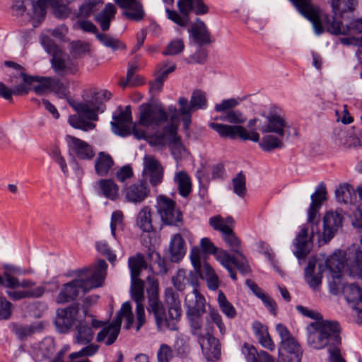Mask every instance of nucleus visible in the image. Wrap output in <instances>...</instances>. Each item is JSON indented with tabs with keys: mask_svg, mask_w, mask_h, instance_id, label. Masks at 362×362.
Returning <instances> with one entry per match:
<instances>
[{
	"mask_svg": "<svg viewBox=\"0 0 362 362\" xmlns=\"http://www.w3.org/2000/svg\"><path fill=\"white\" fill-rule=\"evenodd\" d=\"M290 1L305 18L312 22L315 33L318 35L323 33L325 29L335 35L362 34V18L351 23L350 25L344 26L335 17L321 13L320 8L313 4L311 0ZM344 41H351V43L358 47V44H362V36L358 38L344 39Z\"/></svg>",
	"mask_w": 362,
	"mask_h": 362,
	"instance_id": "f257e3e1",
	"label": "nucleus"
},
{
	"mask_svg": "<svg viewBox=\"0 0 362 362\" xmlns=\"http://www.w3.org/2000/svg\"><path fill=\"white\" fill-rule=\"evenodd\" d=\"M150 287L147 288L148 295V310L154 315L159 330L176 329L175 321H178L182 315V308L178 294L173 288L165 290V302L168 306L166 313L164 306L158 298V283L153 276H148Z\"/></svg>",
	"mask_w": 362,
	"mask_h": 362,
	"instance_id": "f03ea898",
	"label": "nucleus"
},
{
	"mask_svg": "<svg viewBox=\"0 0 362 362\" xmlns=\"http://www.w3.org/2000/svg\"><path fill=\"white\" fill-rule=\"evenodd\" d=\"M112 94L107 90L95 88L83 90L81 102H69L78 116L70 117L69 124L83 131L93 129L95 124L90 121L98 120V113L104 112L105 103L111 98Z\"/></svg>",
	"mask_w": 362,
	"mask_h": 362,
	"instance_id": "7ed1b4c3",
	"label": "nucleus"
},
{
	"mask_svg": "<svg viewBox=\"0 0 362 362\" xmlns=\"http://www.w3.org/2000/svg\"><path fill=\"white\" fill-rule=\"evenodd\" d=\"M107 264L105 260H98L95 264L74 272L76 278L63 284L56 298L57 303H66L76 300L80 292L101 287L107 274Z\"/></svg>",
	"mask_w": 362,
	"mask_h": 362,
	"instance_id": "20e7f679",
	"label": "nucleus"
},
{
	"mask_svg": "<svg viewBox=\"0 0 362 362\" xmlns=\"http://www.w3.org/2000/svg\"><path fill=\"white\" fill-rule=\"evenodd\" d=\"M313 329L308 337L310 345L315 349L328 348L331 362H345L340 351L341 328L335 320H320L311 322Z\"/></svg>",
	"mask_w": 362,
	"mask_h": 362,
	"instance_id": "39448f33",
	"label": "nucleus"
},
{
	"mask_svg": "<svg viewBox=\"0 0 362 362\" xmlns=\"http://www.w3.org/2000/svg\"><path fill=\"white\" fill-rule=\"evenodd\" d=\"M209 127L214 130L218 136L222 139H230L235 140L239 138L243 141L250 140L257 142L259 140V134L257 132L260 131L262 133H269L267 130V123L264 124L261 119L255 118L250 119L247 123V131L245 127L241 125H229L220 124L216 122H211Z\"/></svg>",
	"mask_w": 362,
	"mask_h": 362,
	"instance_id": "423d86ee",
	"label": "nucleus"
},
{
	"mask_svg": "<svg viewBox=\"0 0 362 362\" xmlns=\"http://www.w3.org/2000/svg\"><path fill=\"white\" fill-rule=\"evenodd\" d=\"M212 324H215L217 326L221 335L225 334L226 332L225 325L221 315L216 309L210 310L206 318L205 325L206 336L201 337L199 339V345L206 358L207 361H214L220 357L221 347L218 339L214 336Z\"/></svg>",
	"mask_w": 362,
	"mask_h": 362,
	"instance_id": "0eeeda50",
	"label": "nucleus"
},
{
	"mask_svg": "<svg viewBox=\"0 0 362 362\" xmlns=\"http://www.w3.org/2000/svg\"><path fill=\"white\" fill-rule=\"evenodd\" d=\"M177 6L182 16L168 8L166 9V13L170 20L181 27L187 26L189 21V15L192 11L197 15L206 14L209 11L208 6L202 0H179Z\"/></svg>",
	"mask_w": 362,
	"mask_h": 362,
	"instance_id": "6e6552de",
	"label": "nucleus"
},
{
	"mask_svg": "<svg viewBox=\"0 0 362 362\" xmlns=\"http://www.w3.org/2000/svg\"><path fill=\"white\" fill-rule=\"evenodd\" d=\"M168 119V115L164 108L158 105L143 104L139 107V122L141 126L149 127H159Z\"/></svg>",
	"mask_w": 362,
	"mask_h": 362,
	"instance_id": "1a4fd4ad",
	"label": "nucleus"
},
{
	"mask_svg": "<svg viewBox=\"0 0 362 362\" xmlns=\"http://www.w3.org/2000/svg\"><path fill=\"white\" fill-rule=\"evenodd\" d=\"M158 204V211L164 223L179 226L182 223V214L179 209H176L175 201L165 196H160Z\"/></svg>",
	"mask_w": 362,
	"mask_h": 362,
	"instance_id": "9d476101",
	"label": "nucleus"
},
{
	"mask_svg": "<svg viewBox=\"0 0 362 362\" xmlns=\"http://www.w3.org/2000/svg\"><path fill=\"white\" fill-rule=\"evenodd\" d=\"M178 126L171 119L170 124H166L162 130L156 132L151 137L154 145L172 148L179 147L182 145L181 137L177 134Z\"/></svg>",
	"mask_w": 362,
	"mask_h": 362,
	"instance_id": "9b49d317",
	"label": "nucleus"
},
{
	"mask_svg": "<svg viewBox=\"0 0 362 362\" xmlns=\"http://www.w3.org/2000/svg\"><path fill=\"white\" fill-rule=\"evenodd\" d=\"M125 200L134 204L144 202L150 195L151 189L145 180H138L127 185L122 190Z\"/></svg>",
	"mask_w": 362,
	"mask_h": 362,
	"instance_id": "f8f14e48",
	"label": "nucleus"
},
{
	"mask_svg": "<svg viewBox=\"0 0 362 362\" xmlns=\"http://www.w3.org/2000/svg\"><path fill=\"white\" fill-rule=\"evenodd\" d=\"M65 141L70 155L80 160H91L94 157L93 148L86 141L69 134L65 136Z\"/></svg>",
	"mask_w": 362,
	"mask_h": 362,
	"instance_id": "ddd939ff",
	"label": "nucleus"
},
{
	"mask_svg": "<svg viewBox=\"0 0 362 362\" xmlns=\"http://www.w3.org/2000/svg\"><path fill=\"white\" fill-rule=\"evenodd\" d=\"M204 313L205 304L203 300H197L194 305H187V314L190 322L192 332L197 337L199 342L201 337L206 336V330L204 329V332H203L202 329V317Z\"/></svg>",
	"mask_w": 362,
	"mask_h": 362,
	"instance_id": "4468645a",
	"label": "nucleus"
},
{
	"mask_svg": "<svg viewBox=\"0 0 362 362\" xmlns=\"http://www.w3.org/2000/svg\"><path fill=\"white\" fill-rule=\"evenodd\" d=\"M132 298L136 303V331H139L146 322L145 311L143 305L144 300V283L141 279H132Z\"/></svg>",
	"mask_w": 362,
	"mask_h": 362,
	"instance_id": "2eb2a0df",
	"label": "nucleus"
},
{
	"mask_svg": "<svg viewBox=\"0 0 362 362\" xmlns=\"http://www.w3.org/2000/svg\"><path fill=\"white\" fill-rule=\"evenodd\" d=\"M123 10V16L128 20L135 22L141 21L146 13L142 3L139 0H114Z\"/></svg>",
	"mask_w": 362,
	"mask_h": 362,
	"instance_id": "dca6fc26",
	"label": "nucleus"
},
{
	"mask_svg": "<svg viewBox=\"0 0 362 362\" xmlns=\"http://www.w3.org/2000/svg\"><path fill=\"white\" fill-rule=\"evenodd\" d=\"M279 351L281 362H300L301 361L303 351L293 337L286 341H281Z\"/></svg>",
	"mask_w": 362,
	"mask_h": 362,
	"instance_id": "f3484780",
	"label": "nucleus"
},
{
	"mask_svg": "<svg viewBox=\"0 0 362 362\" xmlns=\"http://www.w3.org/2000/svg\"><path fill=\"white\" fill-rule=\"evenodd\" d=\"M78 314V308L76 305H70L66 308H59L57 311L55 324L62 331H66L76 322H78L81 320H79Z\"/></svg>",
	"mask_w": 362,
	"mask_h": 362,
	"instance_id": "a211bd4d",
	"label": "nucleus"
},
{
	"mask_svg": "<svg viewBox=\"0 0 362 362\" xmlns=\"http://www.w3.org/2000/svg\"><path fill=\"white\" fill-rule=\"evenodd\" d=\"M68 0H37L34 5V11L40 16H45L46 9L49 6L57 17L63 18L68 14Z\"/></svg>",
	"mask_w": 362,
	"mask_h": 362,
	"instance_id": "6ab92c4d",
	"label": "nucleus"
},
{
	"mask_svg": "<svg viewBox=\"0 0 362 362\" xmlns=\"http://www.w3.org/2000/svg\"><path fill=\"white\" fill-rule=\"evenodd\" d=\"M343 216L338 211H328L323 219L324 230L322 233L323 240L325 243L329 242L335 235L336 232L342 226Z\"/></svg>",
	"mask_w": 362,
	"mask_h": 362,
	"instance_id": "aec40b11",
	"label": "nucleus"
},
{
	"mask_svg": "<svg viewBox=\"0 0 362 362\" xmlns=\"http://www.w3.org/2000/svg\"><path fill=\"white\" fill-rule=\"evenodd\" d=\"M17 273V269L13 267H6L2 275L0 274V286L9 288H30L35 284V281L24 279L21 281L13 274Z\"/></svg>",
	"mask_w": 362,
	"mask_h": 362,
	"instance_id": "412c9836",
	"label": "nucleus"
},
{
	"mask_svg": "<svg viewBox=\"0 0 362 362\" xmlns=\"http://www.w3.org/2000/svg\"><path fill=\"white\" fill-rule=\"evenodd\" d=\"M115 122L112 123L115 132L119 136L130 135V124L132 122L131 107L127 106L124 110L114 117Z\"/></svg>",
	"mask_w": 362,
	"mask_h": 362,
	"instance_id": "4be33fe9",
	"label": "nucleus"
},
{
	"mask_svg": "<svg viewBox=\"0 0 362 362\" xmlns=\"http://www.w3.org/2000/svg\"><path fill=\"white\" fill-rule=\"evenodd\" d=\"M349 250L346 264L349 274L352 276L362 277V238L358 246H353Z\"/></svg>",
	"mask_w": 362,
	"mask_h": 362,
	"instance_id": "5701e85b",
	"label": "nucleus"
},
{
	"mask_svg": "<svg viewBox=\"0 0 362 362\" xmlns=\"http://www.w3.org/2000/svg\"><path fill=\"white\" fill-rule=\"evenodd\" d=\"M145 168L149 174V180L152 186H157L163 181V169L160 162L153 156L145 157Z\"/></svg>",
	"mask_w": 362,
	"mask_h": 362,
	"instance_id": "b1692460",
	"label": "nucleus"
},
{
	"mask_svg": "<svg viewBox=\"0 0 362 362\" xmlns=\"http://www.w3.org/2000/svg\"><path fill=\"white\" fill-rule=\"evenodd\" d=\"M121 327V319L115 320L112 323L104 327L98 334V342H105L107 346L112 344L117 339Z\"/></svg>",
	"mask_w": 362,
	"mask_h": 362,
	"instance_id": "393cba45",
	"label": "nucleus"
},
{
	"mask_svg": "<svg viewBox=\"0 0 362 362\" xmlns=\"http://www.w3.org/2000/svg\"><path fill=\"white\" fill-rule=\"evenodd\" d=\"M93 327L90 318L84 317L83 320L78 321V323L76 325V343L83 345L89 344L93 339Z\"/></svg>",
	"mask_w": 362,
	"mask_h": 362,
	"instance_id": "a878e982",
	"label": "nucleus"
},
{
	"mask_svg": "<svg viewBox=\"0 0 362 362\" xmlns=\"http://www.w3.org/2000/svg\"><path fill=\"white\" fill-rule=\"evenodd\" d=\"M242 353L247 362H275L274 357L265 351L258 352L256 348L248 343H245L242 347Z\"/></svg>",
	"mask_w": 362,
	"mask_h": 362,
	"instance_id": "bb28decb",
	"label": "nucleus"
},
{
	"mask_svg": "<svg viewBox=\"0 0 362 362\" xmlns=\"http://www.w3.org/2000/svg\"><path fill=\"white\" fill-rule=\"evenodd\" d=\"M52 67L54 72L61 76L68 74H76L78 71V64L76 62L69 60L66 62L62 57H55L51 59Z\"/></svg>",
	"mask_w": 362,
	"mask_h": 362,
	"instance_id": "cd10ccee",
	"label": "nucleus"
},
{
	"mask_svg": "<svg viewBox=\"0 0 362 362\" xmlns=\"http://www.w3.org/2000/svg\"><path fill=\"white\" fill-rule=\"evenodd\" d=\"M230 257L231 259L227 264H221L227 269V270L229 272L230 278L233 281H237V275L235 271L232 267V266H235L243 274H247L251 272V269L246 257L238 258L235 257L234 255H230Z\"/></svg>",
	"mask_w": 362,
	"mask_h": 362,
	"instance_id": "c85d7f7f",
	"label": "nucleus"
},
{
	"mask_svg": "<svg viewBox=\"0 0 362 362\" xmlns=\"http://www.w3.org/2000/svg\"><path fill=\"white\" fill-rule=\"evenodd\" d=\"M201 247L204 253L214 255L216 259L221 263L227 264L231 259L230 254L227 251L216 247L208 238L201 240Z\"/></svg>",
	"mask_w": 362,
	"mask_h": 362,
	"instance_id": "c756f323",
	"label": "nucleus"
},
{
	"mask_svg": "<svg viewBox=\"0 0 362 362\" xmlns=\"http://www.w3.org/2000/svg\"><path fill=\"white\" fill-rule=\"evenodd\" d=\"M36 284L30 288H23V291H7L8 297L13 300H18L23 298H36L43 296L45 292V287L43 286H35Z\"/></svg>",
	"mask_w": 362,
	"mask_h": 362,
	"instance_id": "7c9ffc66",
	"label": "nucleus"
},
{
	"mask_svg": "<svg viewBox=\"0 0 362 362\" xmlns=\"http://www.w3.org/2000/svg\"><path fill=\"white\" fill-rule=\"evenodd\" d=\"M252 329L259 344L263 347L270 351L274 350L275 344L269 336L268 328L266 325L260 322L255 321L252 324Z\"/></svg>",
	"mask_w": 362,
	"mask_h": 362,
	"instance_id": "2f4dec72",
	"label": "nucleus"
},
{
	"mask_svg": "<svg viewBox=\"0 0 362 362\" xmlns=\"http://www.w3.org/2000/svg\"><path fill=\"white\" fill-rule=\"evenodd\" d=\"M97 187L100 195L112 201L118 198L119 188L112 179H100Z\"/></svg>",
	"mask_w": 362,
	"mask_h": 362,
	"instance_id": "473e14b6",
	"label": "nucleus"
},
{
	"mask_svg": "<svg viewBox=\"0 0 362 362\" xmlns=\"http://www.w3.org/2000/svg\"><path fill=\"white\" fill-rule=\"evenodd\" d=\"M245 284L250 288L252 293L262 300L264 305L269 310V311L272 314L276 315L277 305L274 300L266 294L264 291L252 280L247 279Z\"/></svg>",
	"mask_w": 362,
	"mask_h": 362,
	"instance_id": "72a5a7b5",
	"label": "nucleus"
},
{
	"mask_svg": "<svg viewBox=\"0 0 362 362\" xmlns=\"http://www.w3.org/2000/svg\"><path fill=\"white\" fill-rule=\"evenodd\" d=\"M343 293L346 300L353 303L355 309L362 312V288L355 284H350L344 287Z\"/></svg>",
	"mask_w": 362,
	"mask_h": 362,
	"instance_id": "f704fd0d",
	"label": "nucleus"
},
{
	"mask_svg": "<svg viewBox=\"0 0 362 362\" xmlns=\"http://www.w3.org/2000/svg\"><path fill=\"white\" fill-rule=\"evenodd\" d=\"M153 211L149 206L141 209L136 216V225L144 232L150 233L154 230L152 221Z\"/></svg>",
	"mask_w": 362,
	"mask_h": 362,
	"instance_id": "c9c22d12",
	"label": "nucleus"
},
{
	"mask_svg": "<svg viewBox=\"0 0 362 362\" xmlns=\"http://www.w3.org/2000/svg\"><path fill=\"white\" fill-rule=\"evenodd\" d=\"M209 225L221 234V237L226 235L234 228L235 221L232 217L223 218L217 215L210 218Z\"/></svg>",
	"mask_w": 362,
	"mask_h": 362,
	"instance_id": "e433bc0d",
	"label": "nucleus"
},
{
	"mask_svg": "<svg viewBox=\"0 0 362 362\" xmlns=\"http://www.w3.org/2000/svg\"><path fill=\"white\" fill-rule=\"evenodd\" d=\"M114 164V160L110 154L100 152L95 161V173L99 176H106Z\"/></svg>",
	"mask_w": 362,
	"mask_h": 362,
	"instance_id": "4c0bfd02",
	"label": "nucleus"
},
{
	"mask_svg": "<svg viewBox=\"0 0 362 362\" xmlns=\"http://www.w3.org/2000/svg\"><path fill=\"white\" fill-rule=\"evenodd\" d=\"M287 127V122L284 117L276 113H270L267 117V130L269 132L276 133L279 136L285 134L284 129Z\"/></svg>",
	"mask_w": 362,
	"mask_h": 362,
	"instance_id": "58836bf2",
	"label": "nucleus"
},
{
	"mask_svg": "<svg viewBox=\"0 0 362 362\" xmlns=\"http://www.w3.org/2000/svg\"><path fill=\"white\" fill-rule=\"evenodd\" d=\"M170 252L173 262H179L186 252L185 240L180 234H175L170 242Z\"/></svg>",
	"mask_w": 362,
	"mask_h": 362,
	"instance_id": "ea45409f",
	"label": "nucleus"
},
{
	"mask_svg": "<svg viewBox=\"0 0 362 362\" xmlns=\"http://www.w3.org/2000/svg\"><path fill=\"white\" fill-rule=\"evenodd\" d=\"M175 66H171L168 68L166 66H163L156 73L155 79L149 81V89L152 93L160 92L163 86V83L168 78L170 73L175 71Z\"/></svg>",
	"mask_w": 362,
	"mask_h": 362,
	"instance_id": "a19ab883",
	"label": "nucleus"
},
{
	"mask_svg": "<svg viewBox=\"0 0 362 362\" xmlns=\"http://www.w3.org/2000/svg\"><path fill=\"white\" fill-rule=\"evenodd\" d=\"M222 239L226 243V245L230 248V251L235 253L238 258L246 257L244 255V249L242 245L241 240L235 235L234 230L229 232L222 237Z\"/></svg>",
	"mask_w": 362,
	"mask_h": 362,
	"instance_id": "79ce46f5",
	"label": "nucleus"
},
{
	"mask_svg": "<svg viewBox=\"0 0 362 362\" xmlns=\"http://www.w3.org/2000/svg\"><path fill=\"white\" fill-rule=\"evenodd\" d=\"M117 9L112 4H107L103 11L96 16V21L103 31L109 30L110 22L115 18Z\"/></svg>",
	"mask_w": 362,
	"mask_h": 362,
	"instance_id": "37998d69",
	"label": "nucleus"
},
{
	"mask_svg": "<svg viewBox=\"0 0 362 362\" xmlns=\"http://www.w3.org/2000/svg\"><path fill=\"white\" fill-rule=\"evenodd\" d=\"M325 264L333 277L339 278L345 266L344 257L340 253H334L326 259Z\"/></svg>",
	"mask_w": 362,
	"mask_h": 362,
	"instance_id": "c03bdc74",
	"label": "nucleus"
},
{
	"mask_svg": "<svg viewBox=\"0 0 362 362\" xmlns=\"http://www.w3.org/2000/svg\"><path fill=\"white\" fill-rule=\"evenodd\" d=\"M189 32L194 42L199 46L211 42L210 33L203 22L199 24L194 25Z\"/></svg>",
	"mask_w": 362,
	"mask_h": 362,
	"instance_id": "a18cd8bd",
	"label": "nucleus"
},
{
	"mask_svg": "<svg viewBox=\"0 0 362 362\" xmlns=\"http://www.w3.org/2000/svg\"><path fill=\"white\" fill-rule=\"evenodd\" d=\"M98 296L95 295L87 296L83 300L82 305L83 317L90 318L92 326L96 329L103 327L105 325V322L95 319L93 315L89 313V308L98 302Z\"/></svg>",
	"mask_w": 362,
	"mask_h": 362,
	"instance_id": "49530a36",
	"label": "nucleus"
},
{
	"mask_svg": "<svg viewBox=\"0 0 362 362\" xmlns=\"http://www.w3.org/2000/svg\"><path fill=\"white\" fill-rule=\"evenodd\" d=\"M128 264L130 269L132 279L139 278L141 272L148 267L145 257L141 253H137L135 256L129 257Z\"/></svg>",
	"mask_w": 362,
	"mask_h": 362,
	"instance_id": "de8ad7c7",
	"label": "nucleus"
},
{
	"mask_svg": "<svg viewBox=\"0 0 362 362\" xmlns=\"http://www.w3.org/2000/svg\"><path fill=\"white\" fill-rule=\"evenodd\" d=\"M315 264L309 262L305 271V279L309 286L314 290L321 285L322 279L321 269L320 268L317 273L315 272Z\"/></svg>",
	"mask_w": 362,
	"mask_h": 362,
	"instance_id": "09e8293b",
	"label": "nucleus"
},
{
	"mask_svg": "<svg viewBox=\"0 0 362 362\" xmlns=\"http://www.w3.org/2000/svg\"><path fill=\"white\" fill-rule=\"evenodd\" d=\"M335 194L337 200L341 203L351 204L356 199L354 188L349 184L340 185L336 189Z\"/></svg>",
	"mask_w": 362,
	"mask_h": 362,
	"instance_id": "8fccbe9b",
	"label": "nucleus"
},
{
	"mask_svg": "<svg viewBox=\"0 0 362 362\" xmlns=\"http://www.w3.org/2000/svg\"><path fill=\"white\" fill-rule=\"evenodd\" d=\"M175 181L178 185L179 194L187 197L192 191V182L189 176L185 171H180L175 175Z\"/></svg>",
	"mask_w": 362,
	"mask_h": 362,
	"instance_id": "3c124183",
	"label": "nucleus"
},
{
	"mask_svg": "<svg viewBox=\"0 0 362 362\" xmlns=\"http://www.w3.org/2000/svg\"><path fill=\"white\" fill-rule=\"evenodd\" d=\"M201 279H206L209 289L215 291L219 286V280L213 268L207 263L203 264Z\"/></svg>",
	"mask_w": 362,
	"mask_h": 362,
	"instance_id": "603ef678",
	"label": "nucleus"
},
{
	"mask_svg": "<svg viewBox=\"0 0 362 362\" xmlns=\"http://www.w3.org/2000/svg\"><path fill=\"white\" fill-rule=\"evenodd\" d=\"M356 5V0H332V7L334 14L342 16L347 11H353Z\"/></svg>",
	"mask_w": 362,
	"mask_h": 362,
	"instance_id": "864d4df0",
	"label": "nucleus"
},
{
	"mask_svg": "<svg viewBox=\"0 0 362 362\" xmlns=\"http://www.w3.org/2000/svg\"><path fill=\"white\" fill-rule=\"evenodd\" d=\"M49 90L54 92L60 98H66L69 95L68 86L60 80L47 77V84Z\"/></svg>",
	"mask_w": 362,
	"mask_h": 362,
	"instance_id": "5fc2aeb1",
	"label": "nucleus"
},
{
	"mask_svg": "<svg viewBox=\"0 0 362 362\" xmlns=\"http://www.w3.org/2000/svg\"><path fill=\"white\" fill-rule=\"evenodd\" d=\"M218 303L222 313L228 318L235 317L237 312L234 306L228 300L222 291H218Z\"/></svg>",
	"mask_w": 362,
	"mask_h": 362,
	"instance_id": "6e6d98bb",
	"label": "nucleus"
},
{
	"mask_svg": "<svg viewBox=\"0 0 362 362\" xmlns=\"http://www.w3.org/2000/svg\"><path fill=\"white\" fill-rule=\"evenodd\" d=\"M180 105V115L182 117L183 127L185 129L189 128L192 122V112H193L188 107V100L185 98H180L178 100Z\"/></svg>",
	"mask_w": 362,
	"mask_h": 362,
	"instance_id": "4d7b16f0",
	"label": "nucleus"
},
{
	"mask_svg": "<svg viewBox=\"0 0 362 362\" xmlns=\"http://www.w3.org/2000/svg\"><path fill=\"white\" fill-rule=\"evenodd\" d=\"M69 47L70 54L74 58L81 57L90 51V44L81 40L71 41Z\"/></svg>",
	"mask_w": 362,
	"mask_h": 362,
	"instance_id": "13d9d810",
	"label": "nucleus"
},
{
	"mask_svg": "<svg viewBox=\"0 0 362 362\" xmlns=\"http://www.w3.org/2000/svg\"><path fill=\"white\" fill-rule=\"evenodd\" d=\"M207 101L206 95L200 90H196L192 93L190 103H188V107L192 111L199 109H204L206 107Z\"/></svg>",
	"mask_w": 362,
	"mask_h": 362,
	"instance_id": "bf43d9fd",
	"label": "nucleus"
},
{
	"mask_svg": "<svg viewBox=\"0 0 362 362\" xmlns=\"http://www.w3.org/2000/svg\"><path fill=\"white\" fill-rule=\"evenodd\" d=\"M96 37L105 46L111 48L114 51L126 48L125 45L121 40L114 38L107 34L98 33Z\"/></svg>",
	"mask_w": 362,
	"mask_h": 362,
	"instance_id": "052dcab7",
	"label": "nucleus"
},
{
	"mask_svg": "<svg viewBox=\"0 0 362 362\" xmlns=\"http://www.w3.org/2000/svg\"><path fill=\"white\" fill-rule=\"evenodd\" d=\"M260 147L264 151H271L275 148H281L284 146V143L276 136L267 135L262 138L259 144Z\"/></svg>",
	"mask_w": 362,
	"mask_h": 362,
	"instance_id": "680f3d73",
	"label": "nucleus"
},
{
	"mask_svg": "<svg viewBox=\"0 0 362 362\" xmlns=\"http://www.w3.org/2000/svg\"><path fill=\"white\" fill-rule=\"evenodd\" d=\"M226 121L231 124H241L245 122V117L238 110H229L220 117H216L214 120Z\"/></svg>",
	"mask_w": 362,
	"mask_h": 362,
	"instance_id": "e2e57ef3",
	"label": "nucleus"
},
{
	"mask_svg": "<svg viewBox=\"0 0 362 362\" xmlns=\"http://www.w3.org/2000/svg\"><path fill=\"white\" fill-rule=\"evenodd\" d=\"M100 0H89L84 2L80 7L79 13L81 16L89 17L94 14L102 6Z\"/></svg>",
	"mask_w": 362,
	"mask_h": 362,
	"instance_id": "0e129e2a",
	"label": "nucleus"
},
{
	"mask_svg": "<svg viewBox=\"0 0 362 362\" xmlns=\"http://www.w3.org/2000/svg\"><path fill=\"white\" fill-rule=\"evenodd\" d=\"M202 272V269L200 271H197L194 269V272H187V284H190L194 288V294L195 296L196 301L197 300H203L205 301L204 298L201 296L199 294L197 287L199 286V279H201V272Z\"/></svg>",
	"mask_w": 362,
	"mask_h": 362,
	"instance_id": "69168bd1",
	"label": "nucleus"
},
{
	"mask_svg": "<svg viewBox=\"0 0 362 362\" xmlns=\"http://www.w3.org/2000/svg\"><path fill=\"white\" fill-rule=\"evenodd\" d=\"M246 178L240 172L233 179V192L240 197H244L246 194Z\"/></svg>",
	"mask_w": 362,
	"mask_h": 362,
	"instance_id": "338daca9",
	"label": "nucleus"
},
{
	"mask_svg": "<svg viewBox=\"0 0 362 362\" xmlns=\"http://www.w3.org/2000/svg\"><path fill=\"white\" fill-rule=\"evenodd\" d=\"M42 44L46 51L52 56V59H54L55 57H61L62 51L53 40L48 37H45L42 40Z\"/></svg>",
	"mask_w": 362,
	"mask_h": 362,
	"instance_id": "774afa93",
	"label": "nucleus"
}]
</instances>
